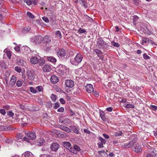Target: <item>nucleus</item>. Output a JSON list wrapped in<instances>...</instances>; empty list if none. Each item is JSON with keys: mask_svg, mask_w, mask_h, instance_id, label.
Listing matches in <instances>:
<instances>
[{"mask_svg": "<svg viewBox=\"0 0 157 157\" xmlns=\"http://www.w3.org/2000/svg\"><path fill=\"white\" fill-rule=\"evenodd\" d=\"M0 113L3 115H5L6 113V112L5 109H0Z\"/></svg>", "mask_w": 157, "mask_h": 157, "instance_id": "0e129e2a", "label": "nucleus"}, {"mask_svg": "<svg viewBox=\"0 0 157 157\" xmlns=\"http://www.w3.org/2000/svg\"><path fill=\"white\" fill-rule=\"evenodd\" d=\"M7 114L10 117H13L14 115V113L12 111H8L7 112Z\"/></svg>", "mask_w": 157, "mask_h": 157, "instance_id": "864d4df0", "label": "nucleus"}, {"mask_svg": "<svg viewBox=\"0 0 157 157\" xmlns=\"http://www.w3.org/2000/svg\"><path fill=\"white\" fill-rule=\"evenodd\" d=\"M16 61V63L20 66H23L26 64L25 62L19 57H17V58Z\"/></svg>", "mask_w": 157, "mask_h": 157, "instance_id": "2eb2a0df", "label": "nucleus"}, {"mask_svg": "<svg viewBox=\"0 0 157 157\" xmlns=\"http://www.w3.org/2000/svg\"><path fill=\"white\" fill-rule=\"evenodd\" d=\"M100 116L101 119L103 121H106V118L105 117V113L103 112H102L101 113H100Z\"/></svg>", "mask_w": 157, "mask_h": 157, "instance_id": "c756f323", "label": "nucleus"}, {"mask_svg": "<svg viewBox=\"0 0 157 157\" xmlns=\"http://www.w3.org/2000/svg\"><path fill=\"white\" fill-rule=\"evenodd\" d=\"M43 42L46 44H50L51 41V39L50 37L48 35L45 36L43 37Z\"/></svg>", "mask_w": 157, "mask_h": 157, "instance_id": "dca6fc26", "label": "nucleus"}, {"mask_svg": "<svg viewBox=\"0 0 157 157\" xmlns=\"http://www.w3.org/2000/svg\"><path fill=\"white\" fill-rule=\"evenodd\" d=\"M27 137L25 136L23 137V139L24 141L30 143L31 140H35L36 137V135L35 133L34 132H28L27 135Z\"/></svg>", "mask_w": 157, "mask_h": 157, "instance_id": "f03ea898", "label": "nucleus"}, {"mask_svg": "<svg viewBox=\"0 0 157 157\" xmlns=\"http://www.w3.org/2000/svg\"><path fill=\"white\" fill-rule=\"evenodd\" d=\"M0 66L2 69H6L8 67L7 65L5 64V63L3 62L0 63Z\"/></svg>", "mask_w": 157, "mask_h": 157, "instance_id": "7c9ffc66", "label": "nucleus"}, {"mask_svg": "<svg viewBox=\"0 0 157 157\" xmlns=\"http://www.w3.org/2000/svg\"><path fill=\"white\" fill-rule=\"evenodd\" d=\"M57 56L59 57L62 58L63 57L65 59H67V57L66 56V50L63 48L58 49L56 51Z\"/></svg>", "mask_w": 157, "mask_h": 157, "instance_id": "20e7f679", "label": "nucleus"}, {"mask_svg": "<svg viewBox=\"0 0 157 157\" xmlns=\"http://www.w3.org/2000/svg\"><path fill=\"white\" fill-rule=\"evenodd\" d=\"M31 63L34 64H35L38 63L39 59L37 57L34 56L30 59Z\"/></svg>", "mask_w": 157, "mask_h": 157, "instance_id": "4be33fe9", "label": "nucleus"}, {"mask_svg": "<svg viewBox=\"0 0 157 157\" xmlns=\"http://www.w3.org/2000/svg\"><path fill=\"white\" fill-rule=\"evenodd\" d=\"M68 150L70 152L75 154H77L78 152L81 151L79 146L76 144L74 145L73 147H70V148H68Z\"/></svg>", "mask_w": 157, "mask_h": 157, "instance_id": "423d86ee", "label": "nucleus"}, {"mask_svg": "<svg viewBox=\"0 0 157 157\" xmlns=\"http://www.w3.org/2000/svg\"><path fill=\"white\" fill-rule=\"evenodd\" d=\"M16 84L18 87H20L22 86V82L21 80H19L17 81Z\"/></svg>", "mask_w": 157, "mask_h": 157, "instance_id": "a19ab883", "label": "nucleus"}, {"mask_svg": "<svg viewBox=\"0 0 157 157\" xmlns=\"http://www.w3.org/2000/svg\"><path fill=\"white\" fill-rule=\"evenodd\" d=\"M103 143L101 142H99L98 144V147L99 148H102L104 147Z\"/></svg>", "mask_w": 157, "mask_h": 157, "instance_id": "338daca9", "label": "nucleus"}, {"mask_svg": "<svg viewBox=\"0 0 157 157\" xmlns=\"http://www.w3.org/2000/svg\"><path fill=\"white\" fill-rule=\"evenodd\" d=\"M94 51L100 59H103L104 58L103 55H102L103 53L101 51L98 49H96L94 50Z\"/></svg>", "mask_w": 157, "mask_h": 157, "instance_id": "4468645a", "label": "nucleus"}, {"mask_svg": "<svg viewBox=\"0 0 157 157\" xmlns=\"http://www.w3.org/2000/svg\"><path fill=\"white\" fill-rule=\"evenodd\" d=\"M27 15L29 17L32 19L34 18V15L31 13L29 11L27 12Z\"/></svg>", "mask_w": 157, "mask_h": 157, "instance_id": "2f4dec72", "label": "nucleus"}, {"mask_svg": "<svg viewBox=\"0 0 157 157\" xmlns=\"http://www.w3.org/2000/svg\"><path fill=\"white\" fill-rule=\"evenodd\" d=\"M122 147L123 148H129L131 147L129 145V144L128 143H127L124 144L123 145H122Z\"/></svg>", "mask_w": 157, "mask_h": 157, "instance_id": "49530a36", "label": "nucleus"}, {"mask_svg": "<svg viewBox=\"0 0 157 157\" xmlns=\"http://www.w3.org/2000/svg\"><path fill=\"white\" fill-rule=\"evenodd\" d=\"M125 107L127 108H134L135 106L133 105L132 104H127L125 105Z\"/></svg>", "mask_w": 157, "mask_h": 157, "instance_id": "e433bc0d", "label": "nucleus"}, {"mask_svg": "<svg viewBox=\"0 0 157 157\" xmlns=\"http://www.w3.org/2000/svg\"><path fill=\"white\" fill-rule=\"evenodd\" d=\"M148 43H151L152 45L154 44L155 45H157V44L154 41L149 38H148Z\"/></svg>", "mask_w": 157, "mask_h": 157, "instance_id": "5fc2aeb1", "label": "nucleus"}, {"mask_svg": "<svg viewBox=\"0 0 157 157\" xmlns=\"http://www.w3.org/2000/svg\"><path fill=\"white\" fill-rule=\"evenodd\" d=\"M42 69L44 72H48L51 71L52 68L49 65L45 64L42 67Z\"/></svg>", "mask_w": 157, "mask_h": 157, "instance_id": "f8f14e48", "label": "nucleus"}, {"mask_svg": "<svg viewBox=\"0 0 157 157\" xmlns=\"http://www.w3.org/2000/svg\"><path fill=\"white\" fill-rule=\"evenodd\" d=\"M48 16L49 17L50 19L53 21H55L56 19V15L54 14L53 11L51 12H48Z\"/></svg>", "mask_w": 157, "mask_h": 157, "instance_id": "a211bd4d", "label": "nucleus"}, {"mask_svg": "<svg viewBox=\"0 0 157 157\" xmlns=\"http://www.w3.org/2000/svg\"><path fill=\"white\" fill-rule=\"evenodd\" d=\"M59 128L62 130L66 132L67 133L71 132V129L68 127L62 125H59Z\"/></svg>", "mask_w": 157, "mask_h": 157, "instance_id": "f3484780", "label": "nucleus"}, {"mask_svg": "<svg viewBox=\"0 0 157 157\" xmlns=\"http://www.w3.org/2000/svg\"><path fill=\"white\" fill-rule=\"evenodd\" d=\"M59 145L57 142L53 143L50 146V148L52 151H56L59 148Z\"/></svg>", "mask_w": 157, "mask_h": 157, "instance_id": "0eeeda50", "label": "nucleus"}, {"mask_svg": "<svg viewBox=\"0 0 157 157\" xmlns=\"http://www.w3.org/2000/svg\"><path fill=\"white\" fill-rule=\"evenodd\" d=\"M93 94L94 95L95 97H98L99 96V94L96 91H94L93 90V91L92 92Z\"/></svg>", "mask_w": 157, "mask_h": 157, "instance_id": "69168bd1", "label": "nucleus"}, {"mask_svg": "<svg viewBox=\"0 0 157 157\" xmlns=\"http://www.w3.org/2000/svg\"><path fill=\"white\" fill-rule=\"evenodd\" d=\"M30 29L29 28L25 27L24 28L23 32L24 33H27L29 31Z\"/></svg>", "mask_w": 157, "mask_h": 157, "instance_id": "3c124183", "label": "nucleus"}, {"mask_svg": "<svg viewBox=\"0 0 157 157\" xmlns=\"http://www.w3.org/2000/svg\"><path fill=\"white\" fill-rule=\"evenodd\" d=\"M13 141V139H6V143L10 144L12 143Z\"/></svg>", "mask_w": 157, "mask_h": 157, "instance_id": "79ce46f5", "label": "nucleus"}, {"mask_svg": "<svg viewBox=\"0 0 157 157\" xmlns=\"http://www.w3.org/2000/svg\"><path fill=\"white\" fill-rule=\"evenodd\" d=\"M133 150L136 153L141 152L142 151V148L141 146L137 144L134 146L133 147Z\"/></svg>", "mask_w": 157, "mask_h": 157, "instance_id": "1a4fd4ad", "label": "nucleus"}, {"mask_svg": "<svg viewBox=\"0 0 157 157\" xmlns=\"http://www.w3.org/2000/svg\"><path fill=\"white\" fill-rule=\"evenodd\" d=\"M45 63V61L43 59H40L38 62V64L40 66H43Z\"/></svg>", "mask_w": 157, "mask_h": 157, "instance_id": "cd10ccee", "label": "nucleus"}, {"mask_svg": "<svg viewBox=\"0 0 157 157\" xmlns=\"http://www.w3.org/2000/svg\"><path fill=\"white\" fill-rule=\"evenodd\" d=\"M40 157H53L50 155H46L45 154H42L40 155Z\"/></svg>", "mask_w": 157, "mask_h": 157, "instance_id": "bf43d9fd", "label": "nucleus"}, {"mask_svg": "<svg viewBox=\"0 0 157 157\" xmlns=\"http://www.w3.org/2000/svg\"><path fill=\"white\" fill-rule=\"evenodd\" d=\"M6 53L7 55V56L8 57L9 59H10L11 58V52L10 51H8L6 52Z\"/></svg>", "mask_w": 157, "mask_h": 157, "instance_id": "603ef678", "label": "nucleus"}, {"mask_svg": "<svg viewBox=\"0 0 157 157\" xmlns=\"http://www.w3.org/2000/svg\"><path fill=\"white\" fill-rule=\"evenodd\" d=\"M17 137L19 139H21L23 137V135L22 133H19L17 134Z\"/></svg>", "mask_w": 157, "mask_h": 157, "instance_id": "774afa93", "label": "nucleus"}, {"mask_svg": "<svg viewBox=\"0 0 157 157\" xmlns=\"http://www.w3.org/2000/svg\"><path fill=\"white\" fill-rule=\"evenodd\" d=\"M36 90H38V91L40 92H41V91H42V90L43 89V88L41 86H38L36 87Z\"/></svg>", "mask_w": 157, "mask_h": 157, "instance_id": "09e8293b", "label": "nucleus"}, {"mask_svg": "<svg viewBox=\"0 0 157 157\" xmlns=\"http://www.w3.org/2000/svg\"><path fill=\"white\" fill-rule=\"evenodd\" d=\"M71 130L73 131L76 134H78L79 133L78 130L79 128L78 127L75 126H70Z\"/></svg>", "mask_w": 157, "mask_h": 157, "instance_id": "412c9836", "label": "nucleus"}, {"mask_svg": "<svg viewBox=\"0 0 157 157\" xmlns=\"http://www.w3.org/2000/svg\"><path fill=\"white\" fill-rule=\"evenodd\" d=\"M143 56L145 60H147L150 58V57L146 53H144L143 54Z\"/></svg>", "mask_w": 157, "mask_h": 157, "instance_id": "de8ad7c7", "label": "nucleus"}, {"mask_svg": "<svg viewBox=\"0 0 157 157\" xmlns=\"http://www.w3.org/2000/svg\"><path fill=\"white\" fill-rule=\"evenodd\" d=\"M63 145L67 148L68 147V149L70 148V147H71V143L69 142H63Z\"/></svg>", "mask_w": 157, "mask_h": 157, "instance_id": "393cba45", "label": "nucleus"}, {"mask_svg": "<svg viewBox=\"0 0 157 157\" xmlns=\"http://www.w3.org/2000/svg\"><path fill=\"white\" fill-rule=\"evenodd\" d=\"M83 19L85 21L87 22L92 20V18L87 16V15H84L82 17Z\"/></svg>", "mask_w": 157, "mask_h": 157, "instance_id": "a878e982", "label": "nucleus"}, {"mask_svg": "<svg viewBox=\"0 0 157 157\" xmlns=\"http://www.w3.org/2000/svg\"><path fill=\"white\" fill-rule=\"evenodd\" d=\"M139 19V17L136 16L134 15L133 17V20L134 22H135Z\"/></svg>", "mask_w": 157, "mask_h": 157, "instance_id": "8fccbe9b", "label": "nucleus"}, {"mask_svg": "<svg viewBox=\"0 0 157 157\" xmlns=\"http://www.w3.org/2000/svg\"><path fill=\"white\" fill-rule=\"evenodd\" d=\"M52 103L50 101L47 102L46 104V106L48 108H51L52 107Z\"/></svg>", "mask_w": 157, "mask_h": 157, "instance_id": "473e14b6", "label": "nucleus"}, {"mask_svg": "<svg viewBox=\"0 0 157 157\" xmlns=\"http://www.w3.org/2000/svg\"><path fill=\"white\" fill-rule=\"evenodd\" d=\"M50 80L51 82L53 84L56 83L59 81L58 77L55 75H52L51 77Z\"/></svg>", "mask_w": 157, "mask_h": 157, "instance_id": "9b49d317", "label": "nucleus"}, {"mask_svg": "<svg viewBox=\"0 0 157 157\" xmlns=\"http://www.w3.org/2000/svg\"><path fill=\"white\" fill-rule=\"evenodd\" d=\"M85 89L87 92L91 93L93 91L94 88L93 86L91 84H88L85 86Z\"/></svg>", "mask_w": 157, "mask_h": 157, "instance_id": "ddd939ff", "label": "nucleus"}, {"mask_svg": "<svg viewBox=\"0 0 157 157\" xmlns=\"http://www.w3.org/2000/svg\"><path fill=\"white\" fill-rule=\"evenodd\" d=\"M42 19L46 23L49 22V20L48 18L45 16H44L42 17Z\"/></svg>", "mask_w": 157, "mask_h": 157, "instance_id": "4d7b16f0", "label": "nucleus"}, {"mask_svg": "<svg viewBox=\"0 0 157 157\" xmlns=\"http://www.w3.org/2000/svg\"><path fill=\"white\" fill-rule=\"evenodd\" d=\"M99 140L101 141V142L103 143V144H105L106 141L102 137H100L99 138Z\"/></svg>", "mask_w": 157, "mask_h": 157, "instance_id": "13d9d810", "label": "nucleus"}, {"mask_svg": "<svg viewBox=\"0 0 157 157\" xmlns=\"http://www.w3.org/2000/svg\"><path fill=\"white\" fill-rule=\"evenodd\" d=\"M21 120H22L21 121L22 122H26L27 120V117L25 116H24L23 117L21 118Z\"/></svg>", "mask_w": 157, "mask_h": 157, "instance_id": "680f3d73", "label": "nucleus"}, {"mask_svg": "<svg viewBox=\"0 0 157 157\" xmlns=\"http://www.w3.org/2000/svg\"><path fill=\"white\" fill-rule=\"evenodd\" d=\"M80 3L81 4H82L84 7L85 8H87L88 5L87 2V0H79Z\"/></svg>", "mask_w": 157, "mask_h": 157, "instance_id": "5701e85b", "label": "nucleus"}, {"mask_svg": "<svg viewBox=\"0 0 157 157\" xmlns=\"http://www.w3.org/2000/svg\"><path fill=\"white\" fill-rule=\"evenodd\" d=\"M45 58L50 62L52 63H55L56 61V59L54 57L52 56H46L45 57Z\"/></svg>", "mask_w": 157, "mask_h": 157, "instance_id": "aec40b11", "label": "nucleus"}, {"mask_svg": "<svg viewBox=\"0 0 157 157\" xmlns=\"http://www.w3.org/2000/svg\"><path fill=\"white\" fill-rule=\"evenodd\" d=\"M111 43V45L114 47L118 48L120 46V44L118 43L115 42L114 41H112Z\"/></svg>", "mask_w": 157, "mask_h": 157, "instance_id": "f704fd0d", "label": "nucleus"}, {"mask_svg": "<svg viewBox=\"0 0 157 157\" xmlns=\"http://www.w3.org/2000/svg\"><path fill=\"white\" fill-rule=\"evenodd\" d=\"M64 120H65V121L64 122V124H67L70 123V120L69 119L66 118L64 119Z\"/></svg>", "mask_w": 157, "mask_h": 157, "instance_id": "e2e57ef3", "label": "nucleus"}, {"mask_svg": "<svg viewBox=\"0 0 157 157\" xmlns=\"http://www.w3.org/2000/svg\"><path fill=\"white\" fill-rule=\"evenodd\" d=\"M8 129L7 127L6 126L0 125V131H6Z\"/></svg>", "mask_w": 157, "mask_h": 157, "instance_id": "4c0bfd02", "label": "nucleus"}, {"mask_svg": "<svg viewBox=\"0 0 157 157\" xmlns=\"http://www.w3.org/2000/svg\"><path fill=\"white\" fill-rule=\"evenodd\" d=\"M43 40V37L40 35H38L35 37L33 41L35 44H37L41 42Z\"/></svg>", "mask_w": 157, "mask_h": 157, "instance_id": "9d476101", "label": "nucleus"}, {"mask_svg": "<svg viewBox=\"0 0 157 157\" xmlns=\"http://www.w3.org/2000/svg\"><path fill=\"white\" fill-rule=\"evenodd\" d=\"M56 36L58 37L60 39L61 38L62 35L60 32L58 30L56 31Z\"/></svg>", "mask_w": 157, "mask_h": 157, "instance_id": "72a5a7b5", "label": "nucleus"}, {"mask_svg": "<svg viewBox=\"0 0 157 157\" xmlns=\"http://www.w3.org/2000/svg\"><path fill=\"white\" fill-rule=\"evenodd\" d=\"M83 59V56L80 53H77L74 59H71L70 62L73 65H76L81 62Z\"/></svg>", "mask_w": 157, "mask_h": 157, "instance_id": "7ed1b4c3", "label": "nucleus"}, {"mask_svg": "<svg viewBox=\"0 0 157 157\" xmlns=\"http://www.w3.org/2000/svg\"><path fill=\"white\" fill-rule=\"evenodd\" d=\"M51 98L52 100L53 101L55 102L56 101V100L57 98V97L56 95L52 94L51 95Z\"/></svg>", "mask_w": 157, "mask_h": 157, "instance_id": "c9c22d12", "label": "nucleus"}, {"mask_svg": "<svg viewBox=\"0 0 157 157\" xmlns=\"http://www.w3.org/2000/svg\"><path fill=\"white\" fill-rule=\"evenodd\" d=\"M57 111L59 112H63L64 111V109L63 107H61L59 108Z\"/></svg>", "mask_w": 157, "mask_h": 157, "instance_id": "052dcab7", "label": "nucleus"}, {"mask_svg": "<svg viewBox=\"0 0 157 157\" xmlns=\"http://www.w3.org/2000/svg\"><path fill=\"white\" fill-rule=\"evenodd\" d=\"M31 154V153L29 151H27L22 155V156H24V157H30Z\"/></svg>", "mask_w": 157, "mask_h": 157, "instance_id": "bb28decb", "label": "nucleus"}, {"mask_svg": "<svg viewBox=\"0 0 157 157\" xmlns=\"http://www.w3.org/2000/svg\"><path fill=\"white\" fill-rule=\"evenodd\" d=\"M65 84L66 87L69 88H72L74 86V81L71 79L66 80L65 82Z\"/></svg>", "mask_w": 157, "mask_h": 157, "instance_id": "6e6552de", "label": "nucleus"}, {"mask_svg": "<svg viewBox=\"0 0 157 157\" xmlns=\"http://www.w3.org/2000/svg\"><path fill=\"white\" fill-rule=\"evenodd\" d=\"M97 46L99 49L103 50L104 51L108 50L109 48L108 44L103 40L101 37L97 39Z\"/></svg>", "mask_w": 157, "mask_h": 157, "instance_id": "f257e3e1", "label": "nucleus"}, {"mask_svg": "<svg viewBox=\"0 0 157 157\" xmlns=\"http://www.w3.org/2000/svg\"><path fill=\"white\" fill-rule=\"evenodd\" d=\"M148 38L147 37H142L141 44L143 45L144 43H148Z\"/></svg>", "mask_w": 157, "mask_h": 157, "instance_id": "c85d7f7f", "label": "nucleus"}, {"mask_svg": "<svg viewBox=\"0 0 157 157\" xmlns=\"http://www.w3.org/2000/svg\"><path fill=\"white\" fill-rule=\"evenodd\" d=\"M55 105L53 106L54 109H56L60 106V103L59 102H56L54 103Z\"/></svg>", "mask_w": 157, "mask_h": 157, "instance_id": "58836bf2", "label": "nucleus"}, {"mask_svg": "<svg viewBox=\"0 0 157 157\" xmlns=\"http://www.w3.org/2000/svg\"><path fill=\"white\" fill-rule=\"evenodd\" d=\"M25 2L29 5L32 4L36 5L37 3V0H25Z\"/></svg>", "mask_w": 157, "mask_h": 157, "instance_id": "6ab92c4d", "label": "nucleus"}, {"mask_svg": "<svg viewBox=\"0 0 157 157\" xmlns=\"http://www.w3.org/2000/svg\"><path fill=\"white\" fill-rule=\"evenodd\" d=\"M56 89L57 92L65 93V92L63 90H62L61 89L58 87H56Z\"/></svg>", "mask_w": 157, "mask_h": 157, "instance_id": "c03bdc74", "label": "nucleus"}, {"mask_svg": "<svg viewBox=\"0 0 157 157\" xmlns=\"http://www.w3.org/2000/svg\"><path fill=\"white\" fill-rule=\"evenodd\" d=\"M16 81V77L14 75H12L10 79L11 83L12 86L15 83Z\"/></svg>", "mask_w": 157, "mask_h": 157, "instance_id": "b1692460", "label": "nucleus"}, {"mask_svg": "<svg viewBox=\"0 0 157 157\" xmlns=\"http://www.w3.org/2000/svg\"><path fill=\"white\" fill-rule=\"evenodd\" d=\"M30 90L31 92L33 94H35L36 93V90L34 88L32 87H30Z\"/></svg>", "mask_w": 157, "mask_h": 157, "instance_id": "a18cd8bd", "label": "nucleus"}, {"mask_svg": "<svg viewBox=\"0 0 157 157\" xmlns=\"http://www.w3.org/2000/svg\"><path fill=\"white\" fill-rule=\"evenodd\" d=\"M136 143V141L135 140H132L130 141L129 142V144L130 147H132V146Z\"/></svg>", "mask_w": 157, "mask_h": 157, "instance_id": "ea45409f", "label": "nucleus"}, {"mask_svg": "<svg viewBox=\"0 0 157 157\" xmlns=\"http://www.w3.org/2000/svg\"><path fill=\"white\" fill-rule=\"evenodd\" d=\"M26 74L28 76V78L29 80L33 81L34 79L36 74L33 70H27L26 71Z\"/></svg>", "mask_w": 157, "mask_h": 157, "instance_id": "39448f33", "label": "nucleus"}, {"mask_svg": "<svg viewBox=\"0 0 157 157\" xmlns=\"http://www.w3.org/2000/svg\"><path fill=\"white\" fill-rule=\"evenodd\" d=\"M78 32L79 33H85L86 31L85 29H83L80 28L78 30Z\"/></svg>", "mask_w": 157, "mask_h": 157, "instance_id": "6e6d98bb", "label": "nucleus"}, {"mask_svg": "<svg viewBox=\"0 0 157 157\" xmlns=\"http://www.w3.org/2000/svg\"><path fill=\"white\" fill-rule=\"evenodd\" d=\"M15 70L18 73H20L21 71V68L17 66H16L15 67Z\"/></svg>", "mask_w": 157, "mask_h": 157, "instance_id": "37998d69", "label": "nucleus"}]
</instances>
